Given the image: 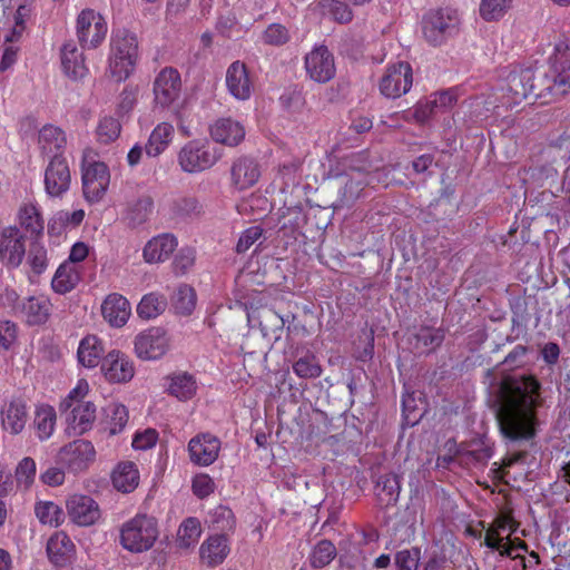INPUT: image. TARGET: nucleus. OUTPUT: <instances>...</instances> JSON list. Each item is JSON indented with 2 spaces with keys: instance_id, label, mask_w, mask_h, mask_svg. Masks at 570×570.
Here are the masks:
<instances>
[{
  "instance_id": "1",
  "label": "nucleus",
  "mask_w": 570,
  "mask_h": 570,
  "mask_svg": "<svg viewBox=\"0 0 570 570\" xmlns=\"http://www.w3.org/2000/svg\"><path fill=\"white\" fill-rule=\"evenodd\" d=\"M540 383L525 376L501 386L502 397L498 412L500 430L511 441H527L534 436L540 404Z\"/></svg>"
},
{
  "instance_id": "2",
  "label": "nucleus",
  "mask_w": 570,
  "mask_h": 570,
  "mask_svg": "<svg viewBox=\"0 0 570 570\" xmlns=\"http://www.w3.org/2000/svg\"><path fill=\"white\" fill-rule=\"evenodd\" d=\"M138 61V40L127 29L112 31L109 43L107 73L117 82L125 81L134 72Z\"/></svg>"
},
{
  "instance_id": "3",
  "label": "nucleus",
  "mask_w": 570,
  "mask_h": 570,
  "mask_svg": "<svg viewBox=\"0 0 570 570\" xmlns=\"http://www.w3.org/2000/svg\"><path fill=\"white\" fill-rule=\"evenodd\" d=\"M159 537L157 520L148 514L138 513L119 528V543L131 553L150 550Z\"/></svg>"
},
{
  "instance_id": "4",
  "label": "nucleus",
  "mask_w": 570,
  "mask_h": 570,
  "mask_svg": "<svg viewBox=\"0 0 570 570\" xmlns=\"http://www.w3.org/2000/svg\"><path fill=\"white\" fill-rule=\"evenodd\" d=\"M460 26V17L455 9L440 8L426 12L421 21L422 35L431 46H441L454 36Z\"/></svg>"
},
{
  "instance_id": "5",
  "label": "nucleus",
  "mask_w": 570,
  "mask_h": 570,
  "mask_svg": "<svg viewBox=\"0 0 570 570\" xmlns=\"http://www.w3.org/2000/svg\"><path fill=\"white\" fill-rule=\"evenodd\" d=\"M542 78L535 82V70L532 68H515L505 80L502 88L503 99L511 107L521 104L529 96L546 97L547 91H542Z\"/></svg>"
},
{
  "instance_id": "6",
  "label": "nucleus",
  "mask_w": 570,
  "mask_h": 570,
  "mask_svg": "<svg viewBox=\"0 0 570 570\" xmlns=\"http://www.w3.org/2000/svg\"><path fill=\"white\" fill-rule=\"evenodd\" d=\"M222 158V151L209 142L194 139L186 142L178 153L183 171L198 174L212 168Z\"/></svg>"
},
{
  "instance_id": "7",
  "label": "nucleus",
  "mask_w": 570,
  "mask_h": 570,
  "mask_svg": "<svg viewBox=\"0 0 570 570\" xmlns=\"http://www.w3.org/2000/svg\"><path fill=\"white\" fill-rule=\"evenodd\" d=\"M108 31L106 19L94 9H83L76 19V35L82 49H95Z\"/></svg>"
},
{
  "instance_id": "8",
  "label": "nucleus",
  "mask_w": 570,
  "mask_h": 570,
  "mask_svg": "<svg viewBox=\"0 0 570 570\" xmlns=\"http://www.w3.org/2000/svg\"><path fill=\"white\" fill-rule=\"evenodd\" d=\"M81 179L85 198L89 203H98L108 189L110 173L105 163L85 157Z\"/></svg>"
},
{
  "instance_id": "9",
  "label": "nucleus",
  "mask_w": 570,
  "mask_h": 570,
  "mask_svg": "<svg viewBox=\"0 0 570 570\" xmlns=\"http://www.w3.org/2000/svg\"><path fill=\"white\" fill-rule=\"evenodd\" d=\"M413 85V70L409 62L399 61L386 66L380 81V92L390 99L407 94Z\"/></svg>"
},
{
  "instance_id": "10",
  "label": "nucleus",
  "mask_w": 570,
  "mask_h": 570,
  "mask_svg": "<svg viewBox=\"0 0 570 570\" xmlns=\"http://www.w3.org/2000/svg\"><path fill=\"white\" fill-rule=\"evenodd\" d=\"M560 47H556L558 52L550 58L549 70L542 73V91L556 97L570 91V60L566 52L560 51Z\"/></svg>"
},
{
  "instance_id": "11",
  "label": "nucleus",
  "mask_w": 570,
  "mask_h": 570,
  "mask_svg": "<svg viewBox=\"0 0 570 570\" xmlns=\"http://www.w3.org/2000/svg\"><path fill=\"white\" fill-rule=\"evenodd\" d=\"M71 181V170L63 155L51 157L43 171L46 195L50 198H62L70 189Z\"/></svg>"
},
{
  "instance_id": "12",
  "label": "nucleus",
  "mask_w": 570,
  "mask_h": 570,
  "mask_svg": "<svg viewBox=\"0 0 570 570\" xmlns=\"http://www.w3.org/2000/svg\"><path fill=\"white\" fill-rule=\"evenodd\" d=\"M154 102L160 108H175L181 94V79L177 69L166 67L156 76L153 85Z\"/></svg>"
},
{
  "instance_id": "13",
  "label": "nucleus",
  "mask_w": 570,
  "mask_h": 570,
  "mask_svg": "<svg viewBox=\"0 0 570 570\" xmlns=\"http://www.w3.org/2000/svg\"><path fill=\"white\" fill-rule=\"evenodd\" d=\"M304 68L307 77L317 83L328 82L336 73L334 56L325 45H315L305 55Z\"/></svg>"
},
{
  "instance_id": "14",
  "label": "nucleus",
  "mask_w": 570,
  "mask_h": 570,
  "mask_svg": "<svg viewBox=\"0 0 570 570\" xmlns=\"http://www.w3.org/2000/svg\"><path fill=\"white\" fill-rule=\"evenodd\" d=\"M96 450L90 441L79 439L62 446L57 462L73 473L82 472L95 461Z\"/></svg>"
},
{
  "instance_id": "15",
  "label": "nucleus",
  "mask_w": 570,
  "mask_h": 570,
  "mask_svg": "<svg viewBox=\"0 0 570 570\" xmlns=\"http://www.w3.org/2000/svg\"><path fill=\"white\" fill-rule=\"evenodd\" d=\"M169 337L161 327H150L139 333L134 341L135 353L144 361L161 358L169 350Z\"/></svg>"
},
{
  "instance_id": "16",
  "label": "nucleus",
  "mask_w": 570,
  "mask_h": 570,
  "mask_svg": "<svg viewBox=\"0 0 570 570\" xmlns=\"http://www.w3.org/2000/svg\"><path fill=\"white\" fill-rule=\"evenodd\" d=\"M219 451V439L209 433L198 434L188 443L190 461L199 466L213 464L217 460Z\"/></svg>"
},
{
  "instance_id": "17",
  "label": "nucleus",
  "mask_w": 570,
  "mask_h": 570,
  "mask_svg": "<svg viewBox=\"0 0 570 570\" xmlns=\"http://www.w3.org/2000/svg\"><path fill=\"white\" fill-rule=\"evenodd\" d=\"M101 372L111 383H125L135 374V367L130 358L120 351H110L101 361Z\"/></svg>"
},
{
  "instance_id": "18",
  "label": "nucleus",
  "mask_w": 570,
  "mask_h": 570,
  "mask_svg": "<svg viewBox=\"0 0 570 570\" xmlns=\"http://www.w3.org/2000/svg\"><path fill=\"white\" fill-rule=\"evenodd\" d=\"M67 512L72 522L81 527H88L100 518L97 502L82 494H73L67 500Z\"/></svg>"
},
{
  "instance_id": "19",
  "label": "nucleus",
  "mask_w": 570,
  "mask_h": 570,
  "mask_svg": "<svg viewBox=\"0 0 570 570\" xmlns=\"http://www.w3.org/2000/svg\"><path fill=\"white\" fill-rule=\"evenodd\" d=\"M26 254L23 236L17 227H7L0 235V259L10 267H18Z\"/></svg>"
},
{
  "instance_id": "20",
  "label": "nucleus",
  "mask_w": 570,
  "mask_h": 570,
  "mask_svg": "<svg viewBox=\"0 0 570 570\" xmlns=\"http://www.w3.org/2000/svg\"><path fill=\"white\" fill-rule=\"evenodd\" d=\"M228 92L237 100H248L253 92V80L242 61H234L226 71Z\"/></svg>"
},
{
  "instance_id": "21",
  "label": "nucleus",
  "mask_w": 570,
  "mask_h": 570,
  "mask_svg": "<svg viewBox=\"0 0 570 570\" xmlns=\"http://www.w3.org/2000/svg\"><path fill=\"white\" fill-rule=\"evenodd\" d=\"M209 134L214 141L228 147H235L244 140L246 131L238 120L219 118L210 125Z\"/></svg>"
},
{
  "instance_id": "22",
  "label": "nucleus",
  "mask_w": 570,
  "mask_h": 570,
  "mask_svg": "<svg viewBox=\"0 0 570 570\" xmlns=\"http://www.w3.org/2000/svg\"><path fill=\"white\" fill-rule=\"evenodd\" d=\"M61 67L65 75L71 79H81L87 76L89 69L85 56L72 40L66 41L60 50Z\"/></svg>"
},
{
  "instance_id": "23",
  "label": "nucleus",
  "mask_w": 570,
  "mask_h": 570,
  "mask_svg": "<svg viewBox=\"0 0 570 570\" xmlns=\"http://www.w3.org/2000/svg\"><path fill=\"white\" fill-rule=\"evenodd\" d=\"M259 176V167L253 158L245 156L239 157L232 165V184L238 190H244L254 186Z\"/></svg>"
},
{
  "instance_id": "24",
  "label": "nucleus",
  "mask_w": 570,
  "mask_h": 570,
  "mask_svg": "<svg viewBox=\"0 0 570 570\" xmlns=\"http://www.w3.org/2000/svg\"><path fill=\"white\" fill-rule=\"evenodd\" d=\"M178 245L176 237L171 234H160L147 242L142 249L146 263H161L167 261Z\"/></svg>"
},
{
  "instance_id": "25",
  "label": "nucleus",
  "mask_w": 570,
  "mask_h": 570,
  "mask_svg": "<svg viewBox=\"0 0 570 570\" xmlns=\"http://www.w3.org/2000/svg\"><path fill=\"white\" fill-rule=\"evenodd\" d=\"M101 313L104 318L114 327L124 326L130 314L131 307L126 297L120 294L114 293L106 297L101 305Z\"/></svg>"
},
{
  "instance_id": "26",
  "label": "nucleus",
  "mask_w": 570,
  "mask_h": 570,
  "mask_svg": "<svg viewBox=\"0 0 570 570\" xmlns=\"http://www.w3.org/2000/svg\"><path fill=\"white\" fill-rule=\"evenodd\" d=\"M229 551L228 539L224 534H215L202 543L199 557L207 567H216L224 562Z\"/></svg>"
},
{
  "instance_id": "27",
  "label": "nucleus",
  "mask_w": 570,
  "mask_h": 570,
  "mask_svg": "<svg viewBox=\"0 0 570 570\" xmlns=\"http://www.w3.org/2000/svg\"><path fill=\"white\" fill-rule=\"evenodd\" d=\"M38 144L41 155L50 160L51 157L63 154L67 137L59 127L46 125L39 131Z\"/></svg>"
},
{
  "instance_id": "28",
  "label": "nucleus",
  "mask_w": 570,
  "mask_h": 570,
  "mask_svg": "<svg viewBox=\"0 0 570 570\" xmlns=\"http://www.w3.org/2000/svg\"><path fill=\"white\" fill-rule=\"evenodd\" d=\"M28 421L26 404L18 399L6 403L1 409V424L4 431L16 435L22 432Z\"/></svg>"
},
{
  "instance_id": "29",
  "label": "nucleus",
  "mask_w": 570,
  "mask_h": 570,
  "mask_svg": "<svg viewBox=\"0 0 570 570\" xmlns=\"http://www.w3.org/2000/svg\"><path fill=\"white\" fill-rule=\"evenodd\" d=\"M104 352L101 340L96 335H87L79 343L77 357L82 366L94 368L102 361Z\"/></svg>"
},
{
  "instance_id": "30",
  "label": "nucleus",
  "mask_w": 570,
  "mask_h": 570,
  "mask_svg": "<svg viewBox=\"0 0 570 570\" xmlns=\"http://www.w3.org/2000/svg\"><path fill=\"white\" fill-rule=\"evenodd\" d=\"M75 544L65 532H56L47 543V553L52 563L63 566L72 556Z\"/></svg>"
},
{
  "instance_id": "31",
  "label": "nucleus",
  "mask_w": 570,
  "mask_h": 570,
  "mask_svg": "<svg viewBox=\"0 0 570 570\" xmlns=\"http://www.w3.org/2000/svg\"><path fill=\"white\" fill-rule=\"evenodd\" d=\"M114 487L124 493L134 491L139 484V472L137 465L131 461L120 462L114 470Z\"/></svg>"
},
{
  "instance_id": "32",
  "label": "nucleus",
  "mask_w": 570,
  "mask_h": 570,
  "mask_svg": "<svg viewBox=\"0 0 570 570\" xmlns=\"http://www.w3.org/2000/svg\"><path fill=\"white\" fill-rule=\"evenodd\" d=\"M174 137V126L169 122L158 124L151 131L145 150L149 157H157L170 145Z\"/></svg>"
},
{
  "instance_id": "33",
  "label": "nucleus",
  "mask_w": 570,
  "mask_h": 570,
  "mask_svg": "<svg viewBox=\"0 0 570 570\" xmlns=\"http://www.w3.org/2000/svg\"><path fill=\"white\" fill-rule=\"evenodd\" d=\"M79 281V268L70 262H63L53 275L51 287L58 294H66L71 292Z\"/></svg>"
},
{
  "instance_id": "34",
  "label": "nucleus",
  "mask_w": 570,
  "mask_h": 570,
  "mask_svg": "<svg viewBox=\"0 0 570 570\" xmlns=\"http://www.w3.org/2000/svg\"><path fill=\"white\" fill-rule=\"evenodd\" d=\"M71 407L68 422L76 434H82L91 428L96 419V406L91 402H82Z\"/></svg>"
},
{
  "instance_id": "35",
  "label": "nucleus",
  "mask_w": 570,
  "mask_h": 570,
  "mask_svg": "<svg viewBox=\"0 0 570 570\" xmlns=\"http://www.w3.org/2000/svg\"><path fill=\"white\" fill-rule=\"evenodd\" d=\"M18 220L26 233L31 236H38L43 232L45 222L39 207L35 203H24L20 206Z\"/></svg>"
},
{
  "instance_id": "36",
  "label": "nucleus",
  "mask_w": 570,
  "mask_h": 570,
  "mask_svg": "<svg viewBox=\"0 0 570 570\" xmlns=\"http://www.w3.org/2000/svg\"><path fill=\"white\" fill-rule=\"evenodd\" d=\"M401 491L400 478L396 474L381 475L375 484V493L381 505L389 507L397 502Z\"/></svg>"
},
{
  "instance_id": "37",
  "label": "nucleus",
  "mask_w": 570,
  "mask_h": 570,
  "mask_svg": "<svg viewBox=\"0 0 570 570\" xmlns=\"http://www.w3.org/2000/svg\"><path fill=\"white\" fill-rule=\"evenodd\" d=\"M167 308V298L159 293L144 295L137 305V314L140 318L153 320L163 314Z\"/></svg>"
},
{
  "instance_id": "38",
  "label": "nucleus",
  "mask_w": 570,
  "mask_h": 570,
  "mask_svg": "<svg viewBox=\"0 0 570 570\" xmlns=\"http://www.w3.org/2000/svg\"><path fill=\"white\" fill-rule=\"evenodd\" d=\"M169 381L168 392L178 400H189L196 394L197 384L193 375L180 372L173 374Z\"/></svg>"
},
{
  "instance_id": "39",
  "label": "nucleus",
  "mask_w": 570,
  "mask_h": 570,
  "mask_svg": "<svg viewBox=\"0 0 570 570\" xmlns=\"http://www.w3.org/2000/svg\"><path fill=\"white\" fill-rule=\"evenodd\" d=\"M51 304L48 298L29 297L23 304V312L27 316L28 323L39 325L47 322L50 315Z\"/></svg>"
},
{
  "instance_id": "40",
  "label": "nucleus",
  "mask_w": 570,
  "mask_h": 570,
  "mask_svg": "<svg viewBox=\"0 0 570 570\" xmlns=\"http://www.w3.org/2000/svg\"><path fill=\"white\" fill-rule=\"evenodd\" d=\"M202 535L200 522L196 518H187L178 528L176 544L188 550L195 547Z\"/></svg>"
},
{
  "instance_id": "41",
  "label": "nucleus",
  "mask_w": 570,
  "mask_h": 570,
  "mask_svg": "<svg viewBox=\"0 0 570 570\" xmlns=\"http://www.w3.org/2000/svg\"><path fill=\"white\" fill-rule=\"evenodd\" d=\"M196 301L195 289L186 284L179 285L171 297L173 307L180 315H190L196 307Z\"/></svg>"
},
{
  "instance_id": "42",
  "label": "nucleus",
  "mask_w": 570,
  "mask_h": 570,
  "mask_svg": "<svg viewBox=\"0 0 570 570\" xmlns=\"http://www.w3.org/2000/svg\"><path fill=\"white\" fill-rule=\"evenodd\" d=\"M293 372L299 379L314 380L322 375L323 368L314 354L307 353L293 363Z\"/></svg>"
},
{
  "instance_id": "43",
  "label": "nucleus",
  "mask_w": 570,
  "mask_h": 570,
  "mask_svg": "<svg viewBox=\"0 0 570 570\" xmlns=\"http://www.w3.org/2000/svg\"><path fill=\"white\" fill-rule=\"evenodd\" d=\"M56 411L51 406L45 405L37 410L35 426L40 440H47L52 435L56 426Z\"/></svg>"
},
{
  "instance_id": "44",
  "label": "nucleus",
  "mask_w": 570,
  "mask_h": 570,
  "mask_svg": "<svg viewBox=\"0 0 570 570\" xmlns=\"http://www.w3.org/2000/svg\"><path fill=\"white\" fill-rule=\"evenodd\" d=\"M206 522L215 530L230 531L235 525L233 511L226 505H217L208 511Z\"/></svg>"
},
{
  "instance_id": "45",
  "label": "nucleus",
  "mask_w": 570,
  "mask_h": 570,
  "mask_svg": "<svg viewBox=\"0 0 570 570\" xmlns=\"http://www.w3.org/2000/svg\"><path fill=\"white\" fill-rule=\"evenodd\" d=\"M415 347L421 352H430L439 347L444 341V332L441 328L422 327L415 334Z\"/></svg>"
},
{
  "instance_id": "46",
  "label": "nucleus",
  "mask_w": 570,
  "mask_h": 570,
  "mask_svg": "<svg viewBox=\"0 0 570 570\" xmlns=\"http://www.w3.org/2000/svg\"><path fill=\"white\" fill-rule=\"evenodd\" d=\"M513 0H481L479 12L485 21L500 20L511 8Z\"/></svg>"
},
{
  "instance_id": "47",
  "label": "nucleus",
  "mask_w": 570,
  "mask_h": 570,
  "mask_svg": "<svg viewBox=\"0 0 570 570\" xmlns=\"http://www.w3.org/2000/svg\"><path fill=\"white\" fill-rule=\"evenodd\" d=\"M261 40L264 45L281 47L291 40L289 29L282 23H271L262 32Z\"/></svg>"
},
{
  "instance_id": "48",
  "label": "nucleus",
  "mask_w": 570,
  "mask_h": 570,
  "mask_svg": "<svg viewBox=\"0 0 570 570\" xmlns=\"http://www.w3.org/2000/svg\"><path fill=\"white\" fill-rule=\"evenodd\" d=\"M36 515L42 524L58 527L63 521V512L59 505L53 502L45 501L36 505Z\"/></svg>"
},
{
  "instance_id": "49",
  "label": "nucleus",
  "mask_w": 570,
  "mask_h": 570,
  "mask_svg": "<svg viewBox=\"0 0 570 570\" xmlns=\"http://www.w3.org/2000/svg\"><path fill=\"white\" fill-rule=\"evenodd\" d=\"M335 556V546L328 540H322L313 548L309 562L313 568H323L330 564Z\"/></svg>"
},
{
  "instance_id": "50",
  "label": "nucleus",
  "mask_w": 570,
  "mask_h": 570,
  "mask_svg": "<svg viewBox=\"0 0 570 570\" xmlns=\"http://www.w3.org/2000/svg\"><path fill=\"white\" fill-rule=\"evenodd\" d=\"M507 539H509V535H503L488 527L484 532L483 544L491 550L498 551L501 557H512L514 546L505 543Z\"/></svg>"
},
{
  "instance_id": "51",
  "label": "nucleus",
  "mask_w": 570,
  "mask_h": 570,
  "mask_svg": "<svg viewBox=\"0 0 570 570\" xmlns=\"http://www.w3.org/2000/svg\"><path fill=\"white\" fill-rule=\"evenodd\" d=\"M153 199L144 196L132 203L127 210V219L134 226L145 223L153 210Z\"/></svg>"
},
{
  "instance_id": "52",
  "label": "nucleus",
  "mask_w": 570,
  "mask_h": 570,
  "mask_svg": "<svg viewBox=\"0 0 570 570\" xmlns=\"http://www.w3.org/2000/svg\"><path fill=\"white\" fill-rule=\"evenodd\" d=\"M119 134L120 124L116 118L104 117L100 119L97 127V136L101 142L108 144L114 141L116 138H118Z\"/></svg>"
},
{
  "instance_id": "53",
  "label": "nucleus",
  "mask_w": 570,
  "mask_h": 570,
  "mask_svg": "<svg viewBox=\"0 0 570 570\" xmlns=\"http://www.w3.org/2000/svg\"><path fill=\"white\" fill-rule=\"evenodd\" d=\"M37 465L33 459L23 458L16 468L17 482L24 488H29L35 481Z\"/></svg>"
},
{
  "instance_id": "54",
  "label": "nucleus",
  "mask_w": 570,
  "mask_h": 570,
  "mask_svg": "<svg viewBox=\"0 0 570 570\" xmlns=\"http://www.w3.org/2000/svg\"><path fill=\"white\" fill-rule=\"evenodd\" d=\"M420 559V549H404L395 554V566L397 570H417Z\"/></svg>"
},
{
  "instance_id": "55",
  "label": "nucleus",
  "mask_w": 570,
  "mask_h": 570,
  "mask_svg": "<svg viewBox=\"0 0 570 570\" xmlns=\"http://www.w3.org/2000/svg\"><path fill=\"white\" fill-rule=\"evenodd\" d=\"M264 237V230L261 226L254 225L245 229L236 244V252L238 254L246 253L254 244Z\"/></svg>"
},
{
  "instance_id": "56",
  "label": "nucleus",
  "mask_w": 570,
  "mask_h": 570,
  "mask_svg": "<svg viewBox=\"0 0 570 570\" xmlns=\"http://www.w3.org/2000/svg\"><path fill=\"white\" fill-rule=\"evenodd\" d=\"M128 422V410L122 404L110 406L109 433L115 435L120 433Z\"/></svg>"
},
{
  "instance_id": "57",
  "label": "nucleus",
  "mask_w": 570,
  "mask_h": 570,
  "mask_svg": "<svg viewBox=\"0 0 570 570\" xmlns=\"http://www.w3.org/2000/svg\"><path fill=\"white\" fill-rule=\"evenodd\" d=\"M28 259L32 271L37 274H41L48 266L47 250L37 243L32 244Z\"/></svg>"
},
{
  "instance_id": "58",
  "label": "nucleus",
  "mask_w": 570,
  "mask_h": 570,
  "mask_svg": "<svg viewBox=\"0 0 570 570\" xmlns=\"http://www.w3.org/2000/svg\"><path fill=\"white\" fill-rule=\"evenodd\" d=\"M191 487L194 494L200 499L208 497L215 490V483L213 479L205 473L195 475Z\"/></svg>"
},
{
  "instance_id": "59",
  "label": "nucleus",
  "mask_w": 570,
  "mask_h": 570,
  "mask_svg": "<svg viewBox=\"0 0 570 570\" xmlns=\"http://www.w3.org/2000/svg\"><path fill=\"white\" fill-rule=\"evenodd\" d=\"M195 250L193 248H181L174 259V271L176 274H185L195 263Z\"/></svg>"
},
{
  "instance_id": "60",
  "label": "nucleus",
  "mask_w": 570,
  "mask_h": 570,
  "mask_svg": "<svg viewBox=\"0 0 570 570\" xmlns=\"http://www.w3.org/2000/svg\"><path fill=\"white\" fill-rule=\"evenodd\" d=\"M158 440V433L154 429H146L142 432H137L132 439V448L136 450H148L153 448Z\"/></svg>"
},
{
  "instance_id": "61",
  "label": "nucleus",
  "mask_w": 570,
  "mask_h": 570,
  "mask_svg": "<svg viewBox=\"0 0 570 570\" xmlns=\"http://www.w3.org/2000/svg\"><path fill=\"white\" fill-rule=\"evenodd\" d=\"M17 338V326L11 321H0V348L7 351Z\"/></svg>"
},
{
  "instance_id": "62",
  "label": "nucleus",
  "mask_w": 570,
  "mask_h": 570,
  "mask_svg": "<svg viewBox=\"0 0 570 570\" xmlns=\"http://www.w3.org/2000/svg\"><path fill=\"white\" fill-rule=\"evenodd\" d=\"M325 1L328 2L330 12L336 21L345 23L352 20L353 14L346 3L336 0Z\"/></svg>"
},
{
  "instance_id": "63",
  "label": "nucleus",
  "mask_w": 570,
  "mask_h": 570,
  "mask_svg": "<svg viewBox=\"0 0 570 570\" xmlns=\"http://www.w3.org/2000/svg\"><path fill=\"white\" fill-rule=\"evenodd\" d=\"M489 527L497 530V532L501 534L508 532L507 535H511L517 531L518 524L510 514H500Z\"/></svg>"
},
{
  "instance_id": "64",
  "label": "nucleus",
  "mask_w": 570,
  "mask_h": 570,
  "mask_svg": "<svg viewBox=\"0 0 570 570\" xmlns=\"http://www.w3.org/2000/svg\"><path fill=\"white\" fill-rule=\"evenodd\" d=\"M65 471L58 466H49L41 473V481L49 487H58L65 482Z\"/></svg>"
}]
</instances>
